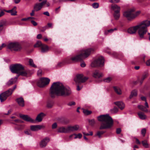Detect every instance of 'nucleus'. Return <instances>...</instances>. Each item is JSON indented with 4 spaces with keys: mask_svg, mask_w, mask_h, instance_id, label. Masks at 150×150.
I'll return each mask as SVG.
<instances>
[{
    "mask_svg": "<svg viewBox=\"0 0 150 150\" xmlns=\"http://www.w3.org/2000/svg\"><path fill=\"white\" fill-rule=\"evenodd\" d=\"M36 11H35L33 8V10H32L31 12L30 13V16H34L35 15V12Z\"/></svg>",
    "mask_w": 150,
    "mask_h": 150,
    "instance_id": "53",
    "label": "nucleus"
},
{
    "mask_svg": "<svg viewBox=\"0 0 150 150\" xmlns=\"http://www.w3.org/2000/svg\"><path fill=\"white\" fill-rule=\"evenodd\" d=\"M98 119L102 122L100 127V129H109L113 125L112 119L108 115H101L98 117Z\"/></svg>",
    "mask_w": 150,
    "mask_h": 150,
    "instance_id": "3",
    "label": "nucleus"
},
{
    "mask_svg": "<svg viewBox=\"0 0 150 150\" xmlns=\"http://www.w3.org/2000/svg\"><path fill=\"white\" fill-rule=\"evenodd\" d=\"M138 108L141 110L146 112L148 111V110L146 108V107L141 105H138Z\"/></svg>",
    "mask_w": 150,
    "mask_h": 150,
    "instance_id": "30",
    "label": "nucleus"
},
{
    "mask_svg": "<svg viewBox=\"0 0 150 150\" xmlns=\"http://www.w3.org/2000/svg\"><path fill=\"white\" fill-rule=\"evenodd\" d=\"M42 35L41 34H39L37 36V38L38 39H40L42 38Z\"/></svg>",
    "mask_w": 150,
    "mask_h": 150,
    "instance_id": "62",
    "label": "nucleus"
},
{
    "mask_svg": "<svg viewBox=\"0 0 150 150\" xmlns=\"http://www.w3.org/2000/svg\"><path fill=\"white\" fill-rule=\"evenodd\" d=\"M113 88L115 92L118 95H121L122 94V92L120 88L114 86Z\"/></svg>",
    "mask_w": 150,
    "mask_h": 150,
    "instance_id": "28",
    "label": "nucleus"
},
{
    "mask_svg": "<svg viewBox=\"0 0 150 150\" xmlns=\"http://www.w3.org/2000/svg\"><path fill=\"white\" fill-rule=\"evenodd\" d=\"M45 116V115L42 113L41 112L39 114L36 118V120L38 122H40L42 120L43 117Z\"/></svg>",
    "mask_w": 150,
    "mask_h": 150,
    "instance_id": "23",
    "label": "nucleus"
},
{
    "mask_svg": "<svg viewBox=\"0 0 150 150\" xmlns=\"http://www.w3.org/2000/svg\"><path fill=\"white\" fill-rule=\"evenodd\" d=\"M16 101L20 106L23 107L24 106V101L22 97H21L16 99Z\"/></svg>",
    "mask_w": 150,
    "mask_h": 150,
    "instance_id": "19",
    "label": "nucleus"
},
{
    "mask_svg": "<svg viewBox=\"0 0 150 150\" xmlns=\"http://www.w3.org/2000/svg\"><path fill=\"white\" fill-rule=\"evenodd\" d=\"M112 9L115 11H120V7L116 4L112 5Z\"/></svg>",
    "mask_w": 150,
    "mask_h": 150,
    "instance_id": "27",
    "label": "nucleus"
},
{
    "mask_svg": "<svg viewBox=\"0 0 150 150\" xmlns=\"http://www.w3.org/2000/svg\"><path fill=\"white\" fill-rule=\"evenodd\" d=\"M121 131V129L120 128H117L116 129V132L117 134H119Z\"/></svg>",
    "mask_w": 150,
    "mask_h": 150,
    "instance_id": "58",
    "label": "nucleus"
},
{
    "mask_svg": "<svg viewBox=\"0 0 150 150\" xmlns=\"http://www.w3.org/2000/svg\"><path fill=\"white\" fill-rule=\"evenodd\" d=\"M146 64L147 66H150V59L146 62Z\"/></svg>",
    "mask_w": 150,
    "mask_h": 150,
    "instance_id": "64",
    "label": "nucleus"
},
{
    "mask_svg": "<svg viewBox=\"0 0 150 150\" xmlns=\"http://www.w3.org/2000/svg\"><path fill=\"white\" fill-rule=\"evenodd\" d=\"M49 49V47L46 45L43 44L41 47V52L42 53H45L48 51Z\"/></svg>",
    "mask_w": 150,
    "mask_h": 150,
    "instance_id": "25",
    "label": "nucleus"
},
{
    "mask_svg": "<svg viewBox=\"0 0 150 150\" xmlns=\"http://www.w3.org/2000/svg\"><path fill=\"white\" fill-rule=\"evenodd\" d=\"M43 14L44 15H45L47 16H50V14L48 11H46V12H44L43 13Z\"/></svg>",
    "mask_w": 150,
    "mask_h": 150,
    "instance_id": "61",
    "label": "nucleus"
},
{
    "mask_svg": "<svg viewBox=\"0 0 150 150\" xmlns=\"http://www.w3.org/2000/svg\"><path fill=\"white\" fill-rule=\"evenodd\" d=\"M16 9V7L15 6L11 10H6L4 9V11L7 13H11L12 16H15L17 15V13Z\"/></svg>",
    "mask_w": 150,
    "mask_h": 150,
    "instance_id": "20",
    "label": "nucleus"
},
{
    "mask_svg": "<svg viewBox=\"0 0 150 150\" xmlns=\"http://www.w3.org/2000/svg\"><path fill=\"white\" fill-rule=\"evenodd\" d=\"M118 111V109L117 108H114L113 109L111 110V111L112 113H115Z\"/></svg>",
    "mask_w": 150,
    "mask_h": 150,
    "instance_id": "47",
    "label": "nucleus"
},
{
    "mask_svg": "<svg viewBox=\"0 0 150 150\" xmlns=\"http://www.w3.org/2000/svg\"><path fill=\"white\" fill-rule=\"evenodd\" d=\"M92 6L93 8H96L98 7L99 4L98 3H94L92 4Z\"/></svg>",
    "mask_w": 150,
    "mask_h": 150,
    "instance_id": "46",
    "label": "nucleus"
},
{
    "mask_svg": "<svg viewBox=\"0 0 150 150\" xmlns=\"http://www.w3.org/2000/svg\"><path fill=\"white\" fill-rule=\"evenodd\" d=\"M114 104L117 106L121 110H123L125 107V105L121 101H118L114 102Z\"/></svg>",
    "mask_w": 150,
    "mask_h": 150,
    "instance_id": "22",
    "label": "nucleus"
},
{
    "mask_svg": "<svg viewBox=\"0 0 150 150\" xmlns=\"http://www.w3.org/2000/svg\"><path fill=\"white\" fill-rule=\"evenodd\" d=\"M0 11H1V12H0V17L3 16L5 14V13L4 12V10L3 11L1 9H0Z\"/></svg>",
    "mask_w": 150,
    "mask_h": 150,
    "instance_id": "56",
    "label": "nucleus"
},
{
    "mask_svg": "<svg viewBox=\"0 0 150 150\" xmlns=\"http://www.w3.org/2000/svg\"><path fill=\"white\" fill-rule=\"evenodd\" d=\"M35 18L34 17H28V18H23L21 19V21H26L27 20H29L33 19H34Z\"/></svg>",
    "mask_w": 150,
    "mask_h": 150,
    "instance_id": "40",
    "label": "nucleus"
},
{
    "mask_svg": "<svg viewBox=\"0 0 150 150\" xmlns=\"http://www.w3.org/2000/svg\"><path fill=\"white\" fill-rule=\"evenodd\" d=\"M43 44H42L41 42L39 40L35 44L34 46L35 47H41L42 45Z\"/></svg>",
    "mask_w": 150,
    "mask_h": 150,
    "instance_id": "32",
    "label": "nucleus"
},
{
    "mask_svg": "<svg viewBox=\"0 0 150 150\" xmlns=\"http://www.w3.org/2000/svg\"><path fill=\"white\" fill-rule=\"evenodd\" d=\"M148 76V74L147 72H145L144 73L141 77V81H140V83H142V82Z\"/></svg>",
    "mask_w": 150,
    "mask_h": 150,
    "instance_id": "31",
    "label": "nucleus"
},
{
    "mask_svg": "<svg viewBox=\"0 0 150 150\" xmlns=\"http://www.w3.org/2000/svg\"><path fill=\"white\" fill-rule=\"evenodd\" d=\"M50 81L48 78H41L37 82V85L40 87H43L48 85Z\"/></svg>",
    "mask_w": 150,
    "mask_h": 150,
    "instance_id": "9",
    "label": "nucleus"
},
{
    "mask_svg": "<svg viewBox=\"0 0 150 150\" xmlns=\"http://www.w3.org/2000/svg\"><path fill=\"white\" fill-rule=\"evenodd\" d=\"M53 103L52 102H48L47 104V107L50 108L52 107L53 105Z\"/></svg>",
    "mask_w": 150,
    "mask_h": 150,
    "instance_id": "44",
    "label": "nucleus"
},
{
    "mask_svg": "<svg viewBox=\"0 0 150 150\" xmlns=\"http://www.w3.org/2000/svg\"><path fill=\"white\" fill-rule=\"evenodd\" d=\"M89 124L92 126L94 125L95 123V122L94 119H92L91 120H89Z\"/></svg>",
    "mask_w": 150,
    "mask_h": 150,
    "instance_id": "45",
    "label": "nucleus"
},
{
    "mask_svg": "<svg viewBox=\"0 0 150 150\" xmlns=\"http://www.w3.org/2000/svg\"><path fill=\"white\" fill-rule=\"evenodd\" d=\"M45 127V126L43 125H32L30 126V129L32 131H37Z\"/></svg>",
    "mask_w": 150,
    "mask_h": 150,
    "instance_id": "17",
    "label": "nucleus"
},
{
    "mask_svg": "<svg viewBox=\"0 0 150 150\" xmlns=\"http://www.w3.org/2000/svg\"><path fill=\"white\" fill-rule=\"evenodd\" d=\"M83 110V112L84 114L86 115H90L92 113V111L91 110H88L87 109H82Z\"/></svg>",
    "mask_w": 150,
    "mask_h": 150,
    "instance_id": "34",
    "label": "nucleus"
},
{
    "mask_svg": "<svg viewBox=\"0 0 150 150\" xmlns=\"http://www.w3.org/2000/svg\"><path fill=\"white\" fill-rule=\"evenodd\" d=\"M25 68V66L20 64H16L10 67V69L12 73L18 74Z\"/></svg>",
    "mask_w": 150,
    "mask_h": 150,
    "instance_id": "5",
    "label": "nucleus"
},
{
    "mask_svg": "<svg viewBox=\"0 0 150 150\" xmlns=\"http://www.w3.org/2000/svg\"><path fill=\"white\" fill-rule=\"evenodd\" d=\"M57 127V123L56 122L53 123L52 125V129H54Z\"/></svg>",
    "mask_w": 150,
    "mask_h": 150,
    "instance_id": "55",
    "label": "nucleus"
},
{
    "mask_svg": "<svg viewBox=\"0 0 150 150\" xmlns=\"http://www.w3.org/2000/svg\"><path fill=\"white\" fill-rule=\"evenodd\" d=\"M29 64L30 65L33 67H35L36 66L34 64L33 60L31 59H30L29 60Z\"/></svg>",
    "mask_w": 150,
    "mask_h": 150,
    "instance_id": "38",
    "label": "nucleus"
},
{
    "mask_svg": "<svg viewBox=\"0 0 150 150\" xmlns=\"http://www.w3.org/2000/svg\"><path fill=\"white\" fill-rule=\"evenodd\" d=\"M137 115H138L139 118L142 120H144L146 118V116L144 114L141 112L140 111L137 113Z\"/></svg>",
    "mask_w": 150,
    "mask_h": 150,
    "instance_id": "26",
    "label": "nucleus"
},
{
    "mask_svg": "<svg viewBox=\"0 0 150 150\" xmlns=\"http://www.w3.org/2000/svg\"><path fill=\"white\" fill-rule=\"evenodd\" d=\"M137 95V91H136L134 90L131 93V94L129 96V98H131L134 96H136Z\"/></svg>",
    "mask_w": 150,
    "mask_h": 150,
    "instance_id": "33",
    "label": "nucleus"
},
{
    "mask_svg": "<svg viewBox=\"0 0 150 150\" xmlns=\"http://www.w3.org/2000/svg\"><path fill=\"white\" fill-rule=\"evenodd\" d=\"M75 104V103L74 101H71L69 103H68V105L71 106L73 105H74Z\"/></svg>",
    "mask_w": 150,
    "mask_h": 150,
    "instance_id": "51",
    "label": "nucleus"
},
{
    "mask_svg": "<svg viewBox=\"0 0 150 150\" xmlns=\"http://www.w3.org/2000/svg\"><path fill=\"white\" fill-rule=\"evenodd\" d=\"M79 127L78 125H75L74 126H69L67 127L68 132L77 131Z\"/></svg>",
    "mask_w": 150,
    "mask_h": 150,
    "instance_id": "18",
    "label": "nucleus"
},
{
    "mask_svg": "<svg viewBox=\"0 0 150 150\" xmlns=\"http://www.w3.org/2000/svg\"><path fill=\"white\" fill-rule=\"evenodd\" d=\"M74 135L75 136L74 138V139H77V138L80 139L82 136V135L80 133H79L78 134H74Z\"/></svg>",
    "mask_w": 150,
    "mask_h": 150,
    "instance_id": "41",
    "label": "nucleus"
},
{
    "mask_svg": "<svg viewBox=\"0 0 150 150\" xmlns=\"http://www.w3.org/2000/svg\"><path fill=\"white\" fill-rule=\"evenodd\" d=\"M81 66L83 67H84L86 66V64L84 62H82L81 64Z\"/></svg>",
    "mask_w": 150,
    "mask_h": 150,
    "instance_id": "60",
    "label": "nucleus"
},
{
    "mask_svg": "<svg viewBox=\"0 0 150 150\" xmlns=\"http://www.w3.org/2000/svg\"><path fill=\"white\" fill-rule=\"evenodd\" d=\"M6 25V22L5 21H3L2 22L1 24H0V28H2L3 26Z\"/></svg>",
    "mask_w": 150,
    "mask_h": 150,
    "instance_id": "50",
    "label": "nucleus"
},
{
    "mask_svg": "<svg viewBox=\"0 0 150 150\" xmlns=\"http://www.w3.org/2000/svg\"><path fill=\"white\" fill-rule=\"evenodd\" d=\"M16 85H15L13 87V88H10L8 90V91H10V92H11V94H12L13 91L16 88Z\"/></svg>",
    "mask_w": 150,
    "mask_h": 150,
    "instance_id": "48",
    "label": "nucleus"
},
{
    "mask_svg": "<svg viewBox=\"0 0 150 150\" xmlns=\"http://www.w3.org/2000/svg\"><path fill=\"white\" fill-rule=\"evenodd\" d=\"M88 78L87 77H83L82 74H76L74 78V81L76 83H84L87 80Z\"/></svg>",
    "mask_w": 150,
    "mask_h": 150,
    "instance_id": "7",
    "label": "nucleus"
},
{
    "mask_svg": "<svg viewBox=\"0 0 150 150\" xmlns=\"http://www.w3.org/2000/svg\"><path fill=\"white\" fill-rule=\"evenodd\" d=\"M150 25V20L144 21L137 25L129 28L127 32L130 34H134L135 33L137 30H138V34L140 38L142 39L147 32V27Z\"/></svg>",
    "mask_w": 150,
    "mask_h": 150,
    "instance_id": "2",
    "label": "nucleus"
},
{
    "mask_svg": "<svg viewBox=\"0 0 150 150\" xmlns=\"http://www.w3.org/2000/svg\"><path fill=\"white\" fill-rule=\"evenodd\" d=\"M141 100L143 101H146V98L144 96H142L141 97Z\"/></svg>",
    "mask_w": 150,
    "mask_h": 150,
    "instance_id": "63",
    "label": "nucleus"
},
{
    "mask_svg": "<svg viewBox=\"0 0 150 150\" xmlns=\"http://www.w3.org/2000/svg\"><path fill=\"white\" fill-rule=\"evenodd\" d=\"M31 23L34 26H36L37 25V23L33 20H30Z\"/></svg>",
    "mask_w": 150,
    "mask_h": 150,
    "instance_id": "57",
    "label": "nucleus"
},
{
    "mask_svg": "<svg viewBox=\"0 0 150 150\" xmlns=\"http://www.w3.org/2000/svg\"><path fill=\"white\" fill-rule=\"evenodd\" d=\"M50 139L49 137H46L43 139L39 143L40 146L41 148H44L47 145V143L50 141Z\"/></svg>",
    "mask_w": 150,
    "mask_h": 150,
    "instance_id": "13",
    "label": "nucleus"
},
{
    "mask_svg": "<svg viewBox=\"0 0 150 150\" xmlns=\"http://www.w3.org/2000/svg\"><path fill=\"white\" fill-rule=\"evenodd\" d=\"M134 10V9L132 8L125 12L123 13V16L126 17L128 20H131L133 19V12Z\"/></svg>",
    "mask_w": 150,
    "mask_h": 150,
    "instance_id": "10",
    "label": "nucleus"
},
{
    "mask_svg": "<svg viewBox=\"0 0 150 150\" xmlns=\"http://www.w3.org/2000/svg\"><path fill=\"white\" fill-rule=\"evenodd\" d=\"M143 146L146 148L148 147V144L146 140H144L142 142Z\"/></svg>",
    "mask_w": 150,
    "mask_h": 150,
    "instance_id": "37",
    "label": "nucleus"
},
{
    "mask_svg": "<svg viewBox=\"0 0 150 150\" xmlns=\"http://www.w3.org/2000/svg\"><path fill=\"white\" fill-rule=\"evenodd\" d=\"M92 76L96 79H98L102 77L103 76V74L98 70H95L93 73Z\"/></svg>",
    "mask_w": 150,
    "mask_h": 150,
    "instance_id": "16",
    "label": "nucleus"
},
{
    "mask_svg": "<svg viewBox=\"0 0 150 150\" xmlns=\"http://www.w3.org/2000/svg\"><path fill=\"white\" fill-rule=\"evenodd\" d=\"M71 93L70 89L68 87H65L59 82H54L52 84L50 88V95L52 98L57 96H65Z\"/></svg>",
    "mask_w": 150,
    "mask_h": 150,
    "instance_id": "1",
    "label": "nucleus"
},
{
    "mask_svg": "<svg viewBox=\"0 0 150 150\" xmlns=\"http://www.w3.org/2000/svg\"><path fill=\"white\" fill-rule=\"evenodd\" d=\"M64 65V63L63 62H59L58 63L56 66V68H58L62 67Z\"/></svg>",
    "mask_w": 150,
    "mask_h": 150,
    "instance_id": "39",
    "label": "nucleus"
},
{
    "mask_svg": "<svg viewBox=\"0 0 150 150\" xmlns=\"http://www.w3.org/2000/svg\"><path fill=\"white\" fill-rule=\"evenodd\" d=\"M120 11H115L113 14V16L115 19L118 20L120 17Z\"/></svg>",
    "mask_w": 150,
    "mask_h": 150,
    "instance_id": "29",
    "label": "nucleus"
},
{
    "mask_svg": "<svg viewBox=\"0 0 150 150\" xmlns=\"http://www.w3.org/2000/svg\"><path fill=\"white\" fill-rule=\"evenodd\" d=\"M20 117L25 121L30 122L32 123H34L35 122V120H33L28 115L21 114L20 115Z\"/></svg>",
    "mask_w": 150,
    "mask_h": 150,
    "instance_id": "15",
    "label": "nucleus"
},
{
    "mask_svg": "<svg viewBox=\"0 0 150 150\" xmlns=\"http://www.w3.org/2000/svg\"><path fill=\"white\" fill-rule=\"evenodd\" d=\"M112 80V78L110 77H108L103 80L105 82L107 83L109 82Z\"/></svg>",
    "mask_w": 150,
    "mask_h": 150,
    "instance_id": "42",
    "label": "nucleus"
},
{
    "mask_svg": "<svg viewBox=\"0 0 150 150\" xmlns=\"http://www.w3.org/2000/svg\"><path fill=\"white\" fill-rule=\"evenodd\" d=\"M117 30V29L116 28H115L114 29H111L109 30H107L106 31H105V34H106L107 33H112L115 30Z\"/></svg>",
    "mask_w": 150,
    "mask_h": 150,
    "instance_id": "36",
    "label": "nucleus"
},
{
    "mask_svg": "<svg viewBox=\"0 0 150 150\" xmlns=\"http://www.w3.org/2000/svg\"><path fill=\"white\" fill-rule=\"evenodd\" d=\"M146 130L144 128L142 129L141 130V134H142L144 136H145L146 133Z\"/></svg>",
    "mask_w": 150,
    "mask_h": 150,
    "instance_id": "49",
    "label": "nucleus"
},
{
    "mask_svg": "<svg viewBox=\"0 0 150 150\" xmlns=\"http://www.w3.org/2000/svg\"><path fill=\"white\" fill-rule=\"evenodd\" d=\"M46 3V0H45L41 3H37L34 5L33 8L36 11H39L42 8L43 6L45 5Z\"/></svg>",
    "mask_w": 150,
    "mask_h": 150,
    "instance_id": "12",
    "label": "nucleus"
},
{
    "mask_svg": "<svg viewBox=\"0 0 150 150\" xmlns=\"http://www.w3.org/2000/svg\"><path fill=\"white\" fill-rule=\"evenodd\" d=\"M105 132L104 131H98L97 132L96 135L98 136L99 138H100L101 137V135Z\"/></svg>",
    "mask_w": 150,
    "mask_h": 150,
    "instance_id": "35",
    "label": "nucleus"
},
{
    "mask_svg": "<svg viewBox=\"0 0 150 150\" xmlns=\"http://www.w3.org/2000/svg\"><path fill=\"white\" fill-rule=\"evenodd\" d=\"M8 47L11 50L16 51H19L21 49V46L18 42L10 43L8 45Z\"/></svg>",
    "mask_w": 150,
    "mask_h": 150,
    "instance_id": "8",
    "label": "nucleus"
},
{
    "mask_svg": "<svg viewBox=\"0 0 150 150\" xmlns=\"http://www.w3.org/2000/svg\"><path fill=\"white\" fill-rule=\"evenodd\" d=\"M11 95V92H10L8 90L0 94V100L1 102L5 100L7 97Z\"/></svg>",
    "mask_w": 150,
    "mask_h": 150,
    "instance_id": "11",
    "label": "nucleus"
},
{
    "mask_svg": "<svg viewBox=\"0 0 150 150\" xmlns=\"http://www.w3.org/2000/svg\"><path fill=\"white\" fill-rule=\"evenodd\" d=\"M140 13V11H137L135 13H133V19L135 18L136 17H137L138 16Z\"/></svg>",
    "mask_w": 150,
    "mask_h": 150,
    "instance_id": "43",
    "label": "nucleus"
},
{
    "mask_svg": "<svg viewBox=\"0 0 150 150\" xmlns=\"http://www.w3.org/2000/svg\"><path fill=\"white\" fill-rule=\"evenodd\" d=\"M120 1V0H110V2L111 3H118Z\"/></svg>",
    "mask_w": 150,
    "mask_h": 150,
    "instance_id": "54",
    "label": "nucleus"
},
{
    "mask_svg": "<svg viewBox=\"0 0 150 150\" xmlns=\"http://www.w3.org/2000/svg\"><path fill=\"white\" fill-rule=\"evenodd\" d=\"M24 133L28 135H32V133L30 131H24Z\"/></svg>",
    "mask_w": 150,
    "mask_h": 150,
    "instance_id": "52",
    "label": "nucleus"
},
{
    "mask_svg": "<svg viewBox=\"0 0 150 150\" xmlns=\"http://www.w3.org/2000/svg\"><path fill=\"white\" fill-rule=\"evenodd\" d=\"M93 48H89L86 50H82L81 51L80 54L70 58V60L74 62L81 61L85 58L90 55V53L93 51Z\"/></svg>",
    "mask_w": 150,
    "mask_h": 150,
    "instance_id": "4",
    "label": "nucleus"
},
{
    "mask_svg": "<svg viewBox=\"0 0 150 150\" xmlns=\"http://www.w3.org/2000/svg\"><path fill=\"white\" fill-rule=\"evenodd\" d=\"M104 63V59L103 57H99L96 59L91 64V66L93 67L97 66L102 67L103 66Z\"/></svg>",
    "mask_w": 150,
    "mask_h": 150,
    "instance_id": "6",
    "label": "nucleus"
},
{
    "mask_svg": "<svg viewBox=\"0 0 150 150\" xmlns=\"http://www.w3.org/2000/svg\"><path fill=\"white\" fill-rule=\"evenodd\" d=\"M42 73V70L41 69L39 70L37 72V75L38 76H40L41 75Z\"/></svg>",
    "mask_w": 150,
    "mask_h": 150,
    "instance_id": "59",
    "label": "nucleus"
},
{
    "mask_svg": "<svg viewBox=\"0 0 150 150\" xmlns=\"http://www.w3.org/2000/svg\"><path fill=\"white\" fill-rule=\"evenodd\" d=\"M57 132L61 133H67L68 132V131L67 128L62 127L59 128L57 130Z\"/></svg>",
    "mask_w": 150,
    "mask_h": 150,
    "instance_id": "24",
    "label": "nucleus"
},
{
    "mask_svg": "<svg viewBox=\"0 0 150 150\" xmlns=\"http://www.w3.org/2000/svg\"><path fill=\"white\" fill-rule=\"evenodd\" d=\"M33 73V71H31L28 69H25L21 71L18 74L19 75L22 76H28Z\"/></svg>",
    "mask_w": 150,
    "mask_h": 150,
    "instance_id": "14",
    "label": "nucleus"
},
{
    "mask_svg": "<svg viewBox=\"0 0 150 150\" xmlns=\"http://www.w3.org/2000/svg\"><path fill=\"white\" fill-rule=\"evenodd\" d=\"M18 77H16L14 78H11L6 83V85L9 86L15 83L17 81Z\"/></svg>",
    "mask_w": 150,
    "mask_h": 150,
    "instance_id": "21",
    "label": "nucleus"
}]
</instances>
